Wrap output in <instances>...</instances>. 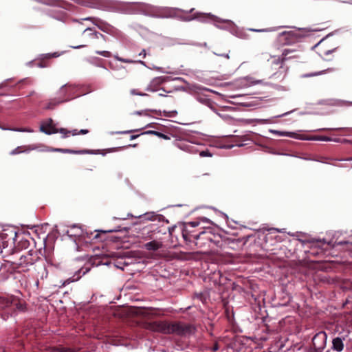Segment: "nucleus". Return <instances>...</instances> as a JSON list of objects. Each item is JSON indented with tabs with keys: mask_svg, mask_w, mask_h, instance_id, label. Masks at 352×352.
Masks as SVG:
<instances>
[{
	"mask_svg": "<svg viewBox=\"0 0 352 352\" xmlns=\"http://www.w3.org/2000/svg\"><path fill=\"white\" fill-rule=\"evenodd\" d=\"M140 56H142L143 58H145L146 56V50H142V52L139 54Z\"/></svg>",
	"mask_w": 352,
	"mask_h": 352,
	"instance_id": "obj_37",
	"label": "nucleus"
},
{
	"mask_svg": "<svg viewBox=\"0 0 352 352\" xmlns=\"http://www.w3.org/2000/svg\"><path fill=\"white\" fill-rule=\"evenodd\" d=\"M294 32H292V31H289V32H283V33H281L280 34V36H288L289 38H293L294 36Z\"/></svg>",
	"mask_w": 352,
	"mask_h": 352,
	"instance_id": "obj_25",
	"label": "nucleus"
},
{
	"mask_svg": "<svg viewBox=\"0 0 352 352\" xmlns=\"http://www.w3.org/2000/svg\"><path fill=\"white\" fill-rule=\"evenodd\" d=\"M79 278H80V276H78L76 278H73L72 279V278L67 279V282L69 283H71V282H74V281L78 280Z\"/></svg>",
	"mask_w": 352,
	"mask_h": 352,
	"instance_id": "obj_36",
	"label": "nucleus"
},
{
	"mask_svg": "<svg viewBox=\"0 0 352 352\" xmlns=\"http://www.w3.org/2000/svg\"><path fill=\"white\" fill-rule=\"evenodd\" d=\"M333 69H328L327 70H323V71H320V72H315V73H310V74H305L304 75V77H312V76H318V75H321V74H324L327 71H333Z\"/></svg>",
	"mask_w": 352,
	"mask_h": 352,
	"instance_id": "obj_19",
	"label": "nucleus"
},
{
	"mask_svg": "<svg viewBox=\"0 0 352 352\" xmlns=\"http://www.w3.org/2000/svg\"><path fill=\"white\" fill-rule=\"evenodd\" d=\"M270 132L271 133H273V134L278 135V136H287V137H289V138L299 139V136L294 132L280 131L273 130V129L270 130Z\"/></svg>",
	"mask_w": 352,
	"mask_h": 352,
	"instance_id": "obj_10",
	"label": "nucleus"
},
{
	"mask_svg": "<svg viewBox=\"0 0 352 352\" xmlns=\"http://www.w3.org/2000/svg\"><path fill=\"white\" fill-rule=\"evenodd\" d=\"M195 8H191L189 11L184 10L176 8H164L163 10V16L164 17H177V12L192 13Z\"/></svg>",
	"mask_w": 352,
	"mask_h": 352,
	"instance_id": "obj_5",
	"label": "nucleus"
},
{
	"mask_svg": "<svg viewBox=\"0 0 352 352\" xmlns=\"http://www.w3.org/2000/svg\"><path fill=\"white\" fill-rule=\"evenodd\" d=\"M96 54L102 56L104 57H110L111 56V54L109 51H96Z\"/></svg>",
	"mask_w": 352,
	"mask_h": 352,
	"instance_id": "obj_21",
	"label": "nucleus"
},
{
	"mask_svg": "<svg viewBox=\"0 0 352 352\" xmlns=\"http://www.w3.org/2000/svg\"><path fill=\"white\" fill-rule=\"evenodd\" d=\"M82 21H90L94 24H95L98 28L104 32L109 33L111 27L103 23L100 19L96 17H86L81 19Z\"/></svg>",
	"mask_w": 352,
	"mask_h": 352,
	"instance_id": "obj_7",
	"label": "nucleus"
},
{
	"mask_svg": "<svg viewBox=\"0 0 352 352\" xmlns=\"http://www.w3.org/2000/svg\"><path fill=\"white\" fill-rule=\"evenodd\" d=\"M331 52V51L329 50V51L326 52V53H325V54H329Z\"/></svg>",
	"mask_w": 352,
	"mask_h": 352,
	"instance_id": "obj_52",
	"label": "nucleus"
},
{
	"mask_svg": "<svg viewBox=\"0 0 352 352\" xmlns=\"http://www.w3.org/2000/svg\"><path fill=\"white\" fill-rule=\"evenodd\" d=\"M3 87V84H0V89Z\"/></svg>",
	"mask_w": 352,
	"mask_h": 352,
	"instance_id": "obj_53",
	"label": "nucleus"
},
{
	"mask_svg": "<svg viewBox=\"0 0 352 352\" xmlns=\"http://www.w3.org/2000/svg\"><path fill=\"white\" fill-rule=\"evenodd\" d=\"M200 156L206 157V156H211V155L208 151H201L200 153Z\"/></svg>",
	"mask_w": 352,
	"mask_h": 352,
	"instance_id": "obj_34",
	"label": "nucleus"
},
{
	"mask_svg": "<svg viewBox=\"0 0 352 352\" xmlns=\"http://www.w3.org/2000/svg\"><path fill=\"white\" fill-rule=\"evenodd\" d=\"M327 336L325 332L320 331L316 333L312 339L314 348L317 352L322 351L326 345Z\"/></svg>",
	"mask_w": 352,
	"mask_h": 352,
	"instance_id": "obj_4",
	"label": "nucleus"
},
{
	"mask_svg": "<svg viewBox=\"0 0 352 352\" xmlns=\"http://www.w3.org/2000/svg\"><path fill=\"white\" fill-rule=\"evenodd\" d=\"M138 135H131V140H134L135 139Z\"/></svg>",
	"mask_w": 352,
	"mask_h": 352,
	"instance_id": "obj_48",
	"label": "nucleus"
},
{
	"mask_svg": "<svg viewBox=\"0 0 352 352\" xmlns=\"http://www.w3.org/2000/svg\"><path fill=\"white\" fill-rule=\"evenodd\" d=\"M198 14H195V12L190 16H178L177 18L179 19L181 21H191L193 20H195V19L197 17Z\"/></svg>",
	"mask_w": 352,
	"mask_h": 352,
	"instance_id": "obj_18",
	"label": "nucleus"
},
{
	"mask_svg": "<svg viewBox=\"0 0 352 352\" xmlns=\"http://www.w3.org/2000/svg\"><path fill=\"white\" fill-rule=\"evenodd\" d=\"M66 233L69 237H76L81 235L82 230L80 228L74 225L70 228V229L67 230Z\"/></svg>",
	"mask_w": 352,
	"mask_h": 352,
	"instance_id": "obj_11",
	"label": "nucleus"
},
{
	"mask_svg": "<svg viewBox=\"0 0 352 352\" xmlns=\"http://www.w3.org/2000/svg\"><path fill=\"white\" fill-rule=\"evenodd\" d=\"M16 308L21 311H23V310H24L25 307L23 304L19 303V304H16Z\"/></svg>",
	"mask_w": 352,
	"mask_h": 352,
	"instance_id": "obj_35",
	"label": "nucleus"
},
{
	"mask_svg": "<svg viewBox=\"0 0 352 352\" xmlns=\"http://www.w3.org/2000/svg\"><path fill=\"white\" fill-rule=\"evenodd\" d=\"M242 146L243 144H238L236 142L234 143V144H230V145H228L226 146H225V148H232L234 146Z\"/></svg>",
	"mask_w": 352,
	"mask_h": 352,
	"instance_id": "obj_32",
	"label": "nucleus"
},
{
	"mask_svg": "<svg viewBox=\"0 0 352 352\" xmlns=\"http://www.w3.org/2000/svg\"><path fill=\"white\" fill-rule=\"evenodd\" d=\"M89 32V36L91 38H98L99 37H102V38H104V35L99 33V32H93L92 29L90 28H87L84 31H83V34H85V32Z\"/></svg>",
	"mask_w": 352,
	"mask_h": 352,
	"instance_id": "obj_16",
	"label": "nucleus"
},
{
	"mask_svg": "<svg viewBox=\"0 0 352 352\" xmlns=\"http://www.w3.org/2000/svg\"><path fill=\"white\" fill-rule=\"evenodd\" d=\"M88 133V130L87 129H81L78 133L80 134H87Z\"/></svg>",
	"mask_w": 352,
	"mask_h": 352,
	"instance_id": "obj_39",
	"label": "nucleus"
},
{
	"mask_svg": "<svg viewBox=\"0 0 352 352\" xmlns=\"http://www.w3.org/2000/svg\"><path fill=\"white\" fill-rule=\"evenodd\" d=\"M130 93H131V95H137V96H147L146 94L139 92V91H138L137 89H131L130 91Z\"/></svg>",
	"mask_w": 352,
	"mask_h": 352,
	"instance_id": "obj_23",
	"label": "nucleus"
},
{
	"mask_svg": "<svg viewBox=\"0 0 352 352\" xmlns=\"http://www.w3.org/2000/svg\"><path fill=\"white\" fill-rule=\"evenodd\" d=\"M217 115L225 120H228L229 119L231 118L230 116H229L228 115L221 114L219 113H218Z\"/></svg>",
	"mask_w": 352,
	"mask_h": 352,
	"instance_id": "obj_29",
	"label": "nucleus"
},
{
	"mask_svg": "<svg viewBox=\"0 0 352 352\" xmlns=\"http://www.w3.org/2000/svg\"><path fill=\"white\" fill-rule=\"evenodd\" d=\"M338 129H329V128H327V129H322L321 130H338Z\"/></svg>",
	"mask_w": 352,
	"mask_h": 352,
	"instance_id": "obj_49",
	"label": "nucleus"
},
{
	"mask_svg": "<svg viewBox=\"0 0 352 352\" xmlns=\"http://www.w3.org/2000/svg\"><path fill=\"white\" fill-rule=\"evenodd\" d=\"M197 100L201 102V103H204V104H208V103H210V100H208V99H205V98H198Z\"/></svg>",
	"mask_w": 352,
	"mask_h": 352,
	"instance_id": "obj_30",
	"label": "nucleus"
},
{
	"mask_svg": "<svg viewBox=\"0 0 352 352\" xmlns=\"http://www.w3.org/2000/svg\"><path fill=\"white\" fill-rule=\"evenodd\" d=\"M71 133L72 134V135H76L78 134V133H77V130H73L72 131H71Z\"/></svg>",
	"mask_w": 352,
	"mask_h": 352,
	"instance_id": "obj_44",
	"label": "nucleus"
},
{
	"mask_svg": "<svg viewBox=\"0 0 352 352\" xmlns=\"http://www.w3.org/2000/svg\"><path fill=\"white\" fill-rule=\"evenodd\" d=\"M114 58L117 60H118L120 62H122V63H140L142 65H145L144 62H143L142 60L134 61V60H133L131 59H127V58H121V57L118 56V55H114Z\"/></svg>",
	"mask_w": 352,
	"mask_h": 352,
	"instance_id": "obj_17",
	"label": "nucleus"
},
{
	"mask_svg": "<svg viewBox=\"0 0 352 352\" xmlns=\"http://www.w3.org/2000/svg\"><path fill=\"white\" fill-rule=\"evenodd\" d=\"M76 89V87L71 84H67L61 87L58 95L59 97L58 100L54 99L51 100L48 105L46 107V109H53L56 104L68 101L75 96L73 95V93Z\"/></svg>",
	"mask_w": 352,
	"mask_h": 352,
	"instance_id": "obj_3",
	"label": "nucleus"
},
{
	"mask_svg": "<svg viewBox=\"0 0 352 352\" xmlns=\"http://www.w3.org/2000/svg\"><path fill=\"white\" fill-rule=\"evenodd\" d=\"M263 82L261 80H253L250 77H246L243 79L242 84L244 87H250L254 85L261 84Z\"/></svg>",
	"mask_w": 352,
	"mask_h": 352,
	"instance_id": "obj_13",
	"label": "nucleus"
},
{
	"mask_svg": "<svg viewBox=\"0 0 352 352\" xmlns=\"http://www.w3.org/2000/svg\"><path fill=\"white\" fill-rule=\"evenodd\" d=\"M136 146H137V144H133V145H131H131H129V146H133V147H135Z\"/></svg>",
	"mask_w": 352,
	"mask_h": 352,
	"instance_id": "obj_50",
	"label": "nucleus"
},
{
	"mask_svg": "<svg viewBox=\"0 0 352 352\" xmlns=\"http://www.w3.org/2000/svg\"><path fill=\"white\" fill-rule=\"evenodd\" d=\"M135 114L141 116V115H143V114H145V113L142 111H138L135 112Z\"/></svg>",
	"mask_w": 352,
	"mask_h": 352,
	"instance_id": "obj_41",
	"label": "nucleus"
},
{
	"mask_svg": "<svg viewBox=\"0 0 352 352\" xmlns=\"http://www.w3.org/2000/svg\"><path fill=\"white\" fill-rule=\"evenodd\" d=\"M292 52V51L290 50H284V51L283 52V54H282V56H283V60H286L287 58V56L290 53Z\"/></svg>",
	"mask_w": 352,
	"mask_h": 352,
	"instance_id": "obj_26",
	"label": "nucleus"
},
{
	"mask_svg": "<svg viewBox=\"0 0 352 352\" xmlns=\"http://www.w3.org/2000/svg\"><path fill=\"white\" fill-rule=\"evenodd\" d=\"M162 245L161 243L156 241H153L146 243L144 245V247L148 250H157L160 249L162 247Z\"/></svg>",
	"mask_w": 352,
	"mask_h": 352,
	"instance_id": "obj_12",
	"label": "nucleus"
},
{
	"mask_svg": "<svg viewBox=\"0 0 352 352\" xmlns=\"http://www.w3.org/2000/svg\"><path fill=\"white\" fill-rule=\"evenodd\" d=\"M13 131H20V132H28V133H32L34 131L31 129L28 128H19V129H12Z\"/></svg>",
	"mask_w": 352,
	"mask_h": 352,
	"instance_id": "obj_24",
	"label": "nucleus"
},
{
	"mask_svg": "<svg viewBox=\"0 0 352 352\" xmlns=\"http://www.w3.org/2000/svg\"><path fill=\"white\" fill-rule=\"evenodd\" d=\"M40 131L47 135L58 133V130L53 125V121L52 119H49L47 121L42 123L40 126Z\"/></svg>",
	"mask_w": 352,
	"mask_h": 352,
	"instance_id": "obj_6",
	"label": "nucleus"
},
{
	"mask_svg": "<svg viewBox=\"0 0 352 352\" xmlns=\"http://www.w3.org/2000/svg\"><path fill=\"white\" fill-rule=\"evenodd\" d=\"M58 132H60L61 134H63V138L67 137L71 133V131H67V129L63 128H61L59 130H58Z\"/></svg>",
	"mask_w": 352,
	"mask_h": 352,
	"instance_id": "obj_22",
	"label": "nucleus"
},
{
	"mask_svg": "<svg viewBox=\"0 0 352 352\" xmlns=\"http://www.w3.org/2000/svg\"><path fill=\"white\" fill-rule=\"evenodd\" d=\"M176 114H177L176 111H164L163 113H160V115L162 116L166 117V118H172V117H175L176 116Z\"/></svg>",
	"mask_w": 352,
	"mask_h": 352,
	"instance_id": "obj_20",
	"label": "nucleus"
},
{
	"mask_svg": "<svg viewBox=\"0 0 352 352\" xmlns=\"http://www.w3.org/2000/svg\"><path fill=\"white\" fill-rule=\"evenodd\" d=\"M344 338L336 337L332 340L331 349L336 352H341L344 349Z\"/></svg>",
	"mask_w": 352,
	"mask_h": 352,
	"instance_id": "obj_8",
	"label": "nucleus"
},
{
	"mask_svg": "<svg viewBox=\"0 0 352 352\" xmlns=\"http://www.w3.org/2000/svg\"><path fill=\"white\" fill-rule=\"evenodd\" d=\"M153 331L166 334L175 333L179 336H188L194 333L195 328L190 324L182 323H168L166 322H157L153 324Z\"/></svg>",
	"mask_w": 352,
	"mask_h": 352,
	"instance_id": "obj_1",
	"label": "nucleus"
},
{
	"mask_svg": "<svg viewBox=\"0 0 352 352\" xmlns=\"http://www.w3.org/2000/svg\"><path fill=\"white\" fill-rule=\"evenodd\" d=\"M88 270H87L86 271L83 272V274H85Z\"/></svg>",
	"mask_w": 352,
	"mask_h": 352,
	"instance_id": "obj_55",
	"label": "nucleus"
},
{
	"mask_svg": "<svg viewBox=\"0 0 352 352\" xmlns=\"http://www.w3.org/2000/svg\"><path fill=\"white\" fill-rule=\"evenodd\" d=\"M148 133H153V134H156L158 136H160V137H163L164 138H167V137L165 135H163L159 132H156V131H148Z\"/></svg>",
	"mask_w": 352,
	"mask_h": 352,
	"instance_id": "obj_31",
	"label": "nucleus"
},
{
	"mask_svg": "<svg viewBox=\"0 0 352 352\" xmlns=\"http://www.w3.org/2000/svg\"><path fill=\"white\" fill-rule=\"evenodd\" d=\"M299 139L303 140H318V141H330L331 138L327 136H311V137H305V136H299Z\"/></svg>",
	"mask_w": 352,
	"mask_h": 352,
	"instance_id": "obj_14",
	"label": "nucleus"
},
{
	"mask_svg": "<svg viewBox=\"0 0 352 352\" xmlns=\"http://www.w3.org/2000/svg\"><path fill=\"white\" fill-rule=\"evenodd\" d=\"M142 217L144 218V219L148 221H155L157 219H160L161 215L157 214L154 212H149L144 214ZM139 217H142V215L139 216Z\"/></svg>",
	"mask_w": 352,
	"mask_h": 352,
	"instance_id": "obj_15",
	"label": "nucleus"
},
{
	"mask_svg": "<svg viewBox=\"0 0 352 352\" xmlns=\"http://www.w3.org/2000/svg\"><path fill=\"white\" fill-rule=\"evenodd\" d=\"M195 14H198L195 20H198L201 23H208L209 19H210L213 21L214 25L216 28L221 30H229L232 34L239 37H242V35L237 33L236 25L232 21L221 19L211 13L196 12Z\"/></svg>",
	"mask_w": 352,
	"mask_h": 352,
	"instance_id": "obj_2",
	"label": "nucleus"
},
{
	"mask_svg": "<svg viewBox=\"0 0 352 352\" xmlns=\"http://www.w3.org/2000/svg\"><path fill=\"white\" fill-rule=\"evenodd\" d=\"M131 131H122V132H117V133H130Z\"/></svg>",
	"mask_w": 352,
	"mask_h": 352,
	"instance_id": "obj_47",
	"label": "nucleus"
},
{
	"mask_svg": "<svg viewBox=\"0 0 352 352\" xmlns=\"http://www.w3.org/2000/svg\"><path fill=\"white\" fill-rule=\"evenodd\" d=\"M111 230H108V231H104V232H110Z\"/></svg>",
	"mask_w": 352,
	"mask_h": 352,
	"instance_id": "obj_56",
	"label": "nucleus"
},
{
	"mask_svg": "<svg viewBox=\"0 0 352 352\" xmlns=\"http://www.w3.org/2000/svg\"><path fill=\"white\" fill-rule=\"evenodd\" d=\"M252 31H254V32H263L264 30H256V29H251Z\"/></svg>",
	"mask_w": 352,
	"mask_h": 352,
	"instance_id": "obj_46",
	"label": "nucleus"
},
{
	"mask_svg": "<svg viewBox=\"0 0 352 352\" xmlns=\"http://www.w3.org/2000/svg\"><path fill=\"white\" fill-rule=\"evenodd\" d=\"M193 147H194V146H193L192 145H187V146H186V149H187L188 151H190V152H192V151H193V150H192V148H193Z\"/></svg>",
	"mask_w": 352,
	"mask_h": 352,
	"instance_id": "obj_38",
	"label": "nucleus"
},
{
	"mask_svg": "<svg viewBox=\"0 0 352 352\" xmlns=\"http://www.w3.org/2000/svg\"><path fill=\"white\" fill-rule=\"evenodd\" d=\"M84 47H85V45H80L75 46V47H73L75 48V49H79V48Z\"/></svg>",
	"mask_w": 352,
	"mask_h": 352,
	"instance_id": "obj_43",
	"label": "nucleus"
},
{
	"mask_svg": "<svg viewBox=\"0 0 352 352\" xmlns=\"http://www.w3.org/2000/svg\"><path fill=\"white\" fill-rule=\"evenodd\" d=\"M21 152H22V151L21 150V148L17 147L15 149L12 150L10 153H11V155H16V154H19Z\"/></svg>",
	"mask_w": 352,
	"mask_h": 352,
	"instance_id": "obj_28",
	"label": "nucleus"
},
{
	"mask_svg": "<svg viewBox=\"0 0 352 352\" xmlns=\"http://www.w3.org/2000/svg\"><path fill=\"white\" fill-rule=\"evenodd\" d=\"M159 96H166V95L163 94H159Z\"/></svg>",
	"mask_w": 352,
	"mask_h": 352,
	"instance_id": "obj_51",
	"label": "nucleus"
},
{
	"mask_svg": "<svg viewBox=\"0 0 352 352\" xmlns=\"http://www.w3.org/2000/svg\"><path fill=\"white\" fill-rule=\"evenodd\" d=\"M53 151H61V152H64V153H78L77 151H70V150H64V149H61V148H56V149H54Z\"/></svg>",
	"mask_w": 352,
	"mask_h": 352,
	"instance_id": "obj_27",
	"label": "nucleus"
},
{
	"mask_svg": "<svg viewBox=\"0 0 352 352\" xmlns=\"http://www.w3.org/2000/svg\"><path fill=\"white\" fill-rule=\"evenodd\" d=\"M164 82L163 77H157L153 78L149 85L147 86L146 90L148 91L155 92L157 91V87L160 86Z\"/></svg>",
	"mask_w": 352,
	"mask_h": 352,
	"instance_id": "obj_9",
	"label": "nucleus"
},
{
	"mask_svg": "<svg viewBox=\"0 0 352 352\" xmlns=\"http://www.w3.org/2000/svg\"><path fill=\"white\" fill-rule=\"evenodd\" d=\"M217 55V54H216ZM218 56H223V57H225L226 58H229L230 56H229V54H218Z\"/></svg>",
	"mask_w": 352,
	"mask_h": 352,
	"instance_id": "obj_40",
	"label": "nucleus"
},
{
	"mask_svg": "<svg viewBox=\"0 0 352 352\" xmlns=\"http://www.w3.org/2000/svg\"><path fill=\"white\" fill-rule=\"evenodd\" d=\"M348 243H349V241H342L338 242L339 245H344V244H348Z\"/></svg>",
	"mask_w": 352,
	"mask_h": 352,
	"instance_id": "obj_42",
	"label": "nucleus"
},
{
	"mask_svg": "<svg viewBox=\"0 0 352 352\" xmlns=\"http://www.w3.org/2000/svg\"><path fill=\"white\" fill-rule=\"evenodd\" d=\"M211 350L214 352L219 350V344L217 342L214 343L213 346L211 348Z\"/></svg>",
	"mask_w": 352,
	"mask_h": 352,
	"instance_id": "obj_33",
	"label": "nucleus"
},
{
	"mask_svg": "<svg viewBox=\"0 0 352 352\" xmlns=\"http://www.w3.org/2000/svg\"><path fill=\"white\" fill-rule=\"evenodd\" d=\"M199 236V235H197V236H196L195 237V239H198Z\"/></svg>",
	"mask_w": 352,
	"mask_h": 352,
	"instance_id": "obj_54",
	"label": "nucleus"
},
{
	"mask_svg": "<svg viewBox=\"0 0 352 352\" xmlns=\"http://www.w3.org/2000/svg\"><path fill=\"white\" fill-rule=\"evenodd\" d=\"M190 225H191L192 227H195V226H197L198 225V223H196V222H191V223H190Z\"/></svg>",
	"mask_w": 352,
	"mask_h": 352,
	"instance_id": "obj_45",
	"label": "nucleus"
}]
</instances>
